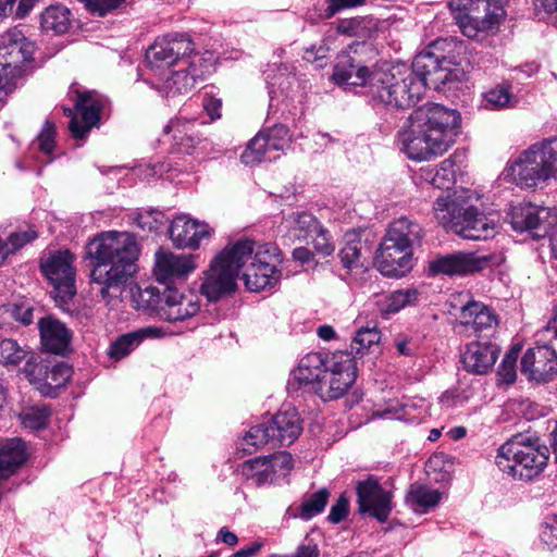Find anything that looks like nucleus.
I'll return each instance as SVG.
<instances>
[{
  "label": "nucleus",
  "mask_w": 557,
  "mask_h": 557,
  "mask_svg": "<svg viewBox=\"0 0 557 557\" xmlns=\"http://www.w3.org/2000/svg\"><path fill=\"white\" fill-rule=\"evenodd\" d=\"M329 497L330 492L324 487L311 494L309 497L304 499L298 508V513H296L295 517L306 521L312 519L324 510L329 502Z\"/></svg>",
  "instance_id": "44"
},
{
  "label": "nucleus",
  "mask_w": 557,
  "mask_h": 557,
  "mask_svg": "<svg viewBox=\"0 0 557 557\" xmlns=\"http://www.w3.org/2000/svg\"><path fill=\"white\" fill-rule=\"evenodd\" d=\"M442 499V493L425 485H411L406 500L407 504L418 512H426L438 505Z\"/></svg>",
  "instance_id": "36"
},
{
  "label": "nucleus",
  "mask_w": 557,
  "mask_h": 557,
  "mask_svg": "<svg viewBox=\"0 0 557 557\" xmlns=\"http://www.w3.org/2000/svg\"><path fill=\"white\" fill-rule=\"evenodd\" d=\"M251 258V246H225L200 276L199 293L210 302L235 292L243 265Z\"/></svg>",
  "instance_id": "8"
},
{
  "label": "nucleus",
  "mask_w": 557,
  "mask_h": 557,
  "mask_svg": "<svg viewBox=\"0 0 557 557\" xmlns=\"http://www.w3.org/2000/svg\"><path fill=\"white\" fill-rule=\"evenodd\" d=\"M42 347L54 355H65L71 350L73 333L64 323L52 318H41L38 322Z\"/></svg>",
  "instance_id": "29"
},
{
  "label": "nucleus",
  "mask_w": 557,
  "mask_h": 557,
  "mask_svg": "<svg viewBox=\"0 0 557 557\" xmlns=\"http://www.w3.org/2000/svg\"><path fill=\"white\" fill-rule=\"evenodd\" d=\"M412 246H379L374 264L377 270L388 277H403L414 264Z\"/></svg>",
  "instance_id": "22"
},
{
  "label": "nucleus",
  "mask_w": 557,
  "mask_h": 557,
  "mask_svg": "<svg viewBox=\"0 0 557 557\" xmlns=\"http://www.w3.org/2000/svg\"><path fill=\"white\" fill-rule=\"evenodd\" d=\"M26 460L25 443L21 438L7 440L0 444V467L10 476Z\"/></svg>",
  "instance_id": "34"
},
{
  "label": "nucleus",
  "mask_w": 557,
  "mask_h": 557,
  "mask_svg": "<svg viewBox=\"0 0 557 557\" xmlns=\"http://www.w3.org/2000/svg\"><path fill=\"white\" fill-rule=\"evenodd\" d=\"M139 299L141 301V307L157 309L158 311L160 306L163 304V295L161 296L159 289L152 286L140 290Z\"/></svg>",
  "instance_id": "61"
},
{
  "label": "nucleus",
  "mask_w": 557,
  "mask_h": 557,
  "mask_svg": "<svg viewBox=\"0 0 557 557\" xmlns=\"http://www.w3.org/2000/svg\"><path fill=\"white\" fill-rule=\"evenodd\" d=\"M205 75L202 58L196 55L182 63L180 67L171 73L160 85L152 87L164 98L173 99L191 91L198 81Z\"/></svg>",
  "instance_id": "18"
},
{
  "label": "nucleus",
  "mask_w": 557,
  "mask_h": 557,
  "mask_svg": "<svg viewBox=\"0 0 557 557\" xmlns=\"http://www.w3.org/2000/svg\"><path fill=\"white\" fill-rule=\"evenodd\" d=\"M508 215L512 228L517 232H528L531 240H540L549 236L550 231L557 225L555 208L519 203L511 207Z\"/></svg>",
  "instance_id": "14"
},
{
  "label": "nucleus",
  "mask_w": 557,
  "mask_h": 557,
  "mask_svg": "<svg viewBox=\"0 0 557 557\" xmlns=\"http://www.w3.org/2000/svg\"><path fill=\"white\" fill-rule=\"evenodd\" d=\"M194 44L185 34H171L158 38L146 52V61L152 71L188 61Z\"/></svg>",
  "instance_id": "17"
},
{
  "label": "nucleus",
  "mask_w": 557,
  "mask_h": 557,
  "mask_svg": "<svg viewBox=\"0 0 557 557\" xmlns=\"http://www.w3.org/2000/svg\"><path fill=\"white\" fill-rule=\"evenodd\" d=\"M543 542L550 548H557V515L553 517L541 532Z\"/></svg>",
  "instance_id": "64"
},
{
  "label": "nucleus",
  "mask_w": 557,
  "mask_h": 557,
  "mask_svg": "<svg viewBox=\"0 0 557 557\" xmlns=\"http://www.w3.org/2000/svg\"><path fill=\"white\" fill-rule=\"evenodd\" d=\"M267 79L271 98H274L277 91L288 96L294 91V88L298 86V79L296 75L290 72L286 65H281L276 73L272 76L268 75Z\"/></svg>",
  "instance_id": "40"
},
{
  "label": "nucleus",
  "mask_w": 557,
  "mask_h": 557,
  "mask_svg": "<svg viewBox=\"0 0 557 557\" xmlns=\"http://www.w3.org/2000/svg\"><path fill=\"white\" fill-rule=\"evenodd\" d=\"M157 240V237L144 236L140 233L107 231L98 233L89 244H137V240Z\"/></svg>",
  "instance_id": "45"
},
{
  "label": "nucleus",
  "mask_w": 557,
  "mask_h": 557,
  "mask_svg": "<svg viewBox=\"0 0 557 557\" xmlns=\"http://www.w3.org/2000/svg\"><path fill=\"white\" fill-rule=\"evenodd\" d=\"M270 468H272L275 475H286L293 468V457L288 451H277L275 454L265 456Z\"/></svg>",
  "instance_id": "57"
},
{
  "label": "nucleus",
  "mask_w": 557,
  "mask_h": 557,
  "mask_svg": "<svg viewBox=\"0 0 557 557\" xmlns=\"http://www.w3.org/2000/svg\"><path fill=\"white\" fill-rule=\"evenodd\" d=\"M85 8L97 16H104L119 9L125 0H79Z\"/></svg>",
  "instance_id": "55"
},
{
  "label": "nucleus",
  "mask_w": 557,
  "mask_h": 557,
  "mask_svg": "<svg viewBox=\"0 0 557 557\" xmlns=\"http://www.w3.org/2000/svg\"><path fill=\"white\" fill-rule=\"evenodd\" d=\"M199 309L197 296L183 295L177 289L169 287L163 293V304L159 308V315L169 322H177L196 315Z\"/></svg>",
  "instance_id": "25"
},
{
  "label": "nucleus",
  "mask_w": 557,
  "mask_h": 557,
  "mask_svg": "<svg viewBox=\"0 0 557 557\" xmlns=\"http://www.w3.org/2000/svg\"><path fill=\"white\" fill-rule=\"evenodd\" d=\"M329 364V357L321 352H310L300 359L298 368L294 371L295 379L315 393L318 383L323 380L324 371Z\"/></svg>",
  "instance_id": "32"
},
{
  "label": "nucleus",
  "mask_w": 557,
  "mask_h": 557,
  "mask_svg": "<svg viewBox=\"0 0 557 557\" xmlns=\"http://www.w3.org/2000/svg\"><path fill=\"white\" fill-rule=\"evenodd\" d=\"M107 99L95 91H86L78 95L76 109L81 111L82 120L72 116L69 128L76 139H83L91 127L96 126Z\"/></svg>",
  "instance_id": "23"
},
{
  "label": "nucleus",
  "mask_w": 557,
  "mask_h": 557,
  "mask_svg": "<svg viewBox=\"0 0 557 557\" xmlns=\"http://www.w3.org/2000/svg\"><path fill=\"white\" fill-rule=\"evenodd\" d=\"M520 348H512L508 351L499 366L498 374L504 382L510 384L516 380V362Z\"/></svg>",
  "instance_id": "56"
},
{
  "label": "nucleus",
  "mask_w": 557,
  "mask_h": 557,
  "mask_svg": "<svg viewBox=\"0 0 557 557\" xmlns=\"http://www.w3.org/2000/svg\"><path fill=\"white\" fill-rule=\"evenodd\" d=\"M498 354V346L488 341L471 342L462 354V363L469 372L485 374L494 367Z\"/></svg>",
  "instance_id": "30"
},
{
  "label": "nucleus",
  "mask_w": 557,
  "mask_h": 557,
  "mask_svg": "<svg viewBox=\"0 0 557 557\" xmlns=\"http://www.w3.org/2000/svg\"><path fill=\"white\" fill-rule=\"evenodd\" d=\"M267 140L262 134H257L247 145V148L242 153V162L246 165L253 166L263 161H273L278 158V154H271L267 147Z\"/></svg>",
  "instance_id": "39"
},
{
  "label": "nucleus",
  "mask_w": 557,
  "mask_h": 557,
  "mask_svg": "<svg viewBox=\"0 0 557 557\" xmlns=\"http://www.w3.org/2000/svg\"><path fill=\"white\" fill-rule=\"evenodd\" d=\"M363 2L364 0H327V7L324 11V15L330 18L342 10L356 8L363 4Z\"/></svg>",
  "instance_id": "63"
},
{
  "label": "nucleus",
  "mask_w": 557,
  "mask_h": 557,
  "mask_svg": "<svg viewBox=\"0 0 557 557\" xmlns=\"http://www.w3.org/2000/svg\"><path fill=\"white\" fill-rule=\"evenodd\" d=\"M288 228L286 237L290 242L315 243L331 240L329 231L310 213L294 212L285 219Z\"/></svg>",
  "instance_id": "24"
},
{
  "label": "nucleus",
  "mask_w": 557,
  "mask_h": 557,
  "mask_svg": "<svg viewBox=\"0 0 557 557\" xmlns=\"http://www.w3.org/2000/svg\"><path fill=\"white\" fill-rule=\"evenodd\" d=\"M356 377V357L348 351H336L329 357L326 371L323 380L318 383L315 394L325 401L337 399L351 387Z\"/></svg>",
  "instance_id": "13"
},
{
  "label": "nucleus",
  "mask_w": 557,
  "mask_h": 557,
  "mask_svg": "<svg viewBox=\"0 0 557 557\" xmlns=\"http://www.w3.org/2000/svg\"><path fill=\"white\" fill-rule=\"evenodd\" d=\"M163 132L170 137L171 151L178 154H193L205 141L196 129V119L175 116L164 126Z\"/></svg>",
  "instance_id": "20"
},
{
  "label": "nucleus",
  "mask_w": 557,
  "mask_h": 557,
  "mask_svg": "<svg viewBox=\"0 0 557 557\" xmlns=\"http://www.w3.org/2000/svg\"><path fill=\"white\" fill-rule=\"evenodd\" d=\"M381 342V332L376 327V325L366 326L359 329L352 341H351V350L355 351L356 355H364L370 352L371 349L377 346Z\"/></svg>",
  "instance_id": "43"
},
{
  "label": "nucleus",
  "mask_w": 557,
  "mask_h": 557,
  "mask_svg": "<svg viewBox=\"0 0 557 557\" xmlns=\"http://www.w3.org/2000/svg\"><path fill=\"white\" fill-rule=\"evenodd\" d=\"M423 234L420 224L401 216L389 224L384 238L393 244H416L422 240Z\"/></svg>",
  "instance_id": "33"
},
{
  "label": "nucleus",
  "mask_w": 557,
  "mask_h": 557,
  "mask_svg": "<svg viewBox=\"0 0 557 557\" xmlns=\"http://www.w3.org/2000/svg\"><path fill=\"white\" fill-rule=\"evenodd\" d=\"M375 21L368 16H356L350 18H342L337 22L336 30L338 34L346 36H356L359 38H368L375 29Z\"/></svg>",
  "instance_id": "38"
},
{
  "label": "nucleus",
  "mask_w": 557,
  "mask_h": 557,
  "mask_svg": "<svg viewBox=\"0 0 557 557\" xmlns=\"http://www.w3.org/2000/svg\"><path fill=\"white\" fill-rule=\"evenodd\" d=\"M460 323L479 337L492 335L498 324L494 311L480 301H469L460 311Z\"/></svg>",
  "instance_id": "27"
},
{
  "label": "nucleus",
  "mask_w": 557,
  "mask_h": 557,
  "mask_svg": "<svg viewBox=\"0 0 557 557\" xmlns=\"http://www.w3.org/2000/svg\"><path fill=\"white\" fill-rule=\"evenodd\" d=\"M372 48L366 42H356L338 53L334 65L333 81L338 84H351L354 86H368L372 72L367 65V54L372 53Z\"/></svg>",
  "instance_id": "15"
},
{
  "label": "nucleus",
  "mask_w": 557,
  "mask_h": 557,
  "mask_svg": "<svg viewBox=\"0 0 557 557\" xmlns=\"http://www.w3.org/2000/svg\"><path fill=\"white\" fill-rule=\"evenodd\" d=\"M504 257L500 253L479 255L478 252L457 251L437 255L428 262L429 276H470L486 269L500 265Z\"/></svg>",
  "instance_id": "11"
},
{
  "label": "nucleus",
  "mask_w": 557,
  "mask_h": 557,
  "mask_svg": "<svg viewBox=\"0 0 557 557\" xmlns=\"http://www.w3.org/2000/svg\"><path fill=\"white\" fill-rule=\"evenodd\" d=\"M474 194L469 190L440 196L434 205L435 218L443 227L463 239L488 240L496 233L493 220L478 211L471 203Z\"/></svg>",
  "instance_id": "3"
},
{
  "label": "nucleus",
  "mask_w": 557,
  "mask_h": 557,
  "mask_svg": "<svg viewBox=\"0 0 557 557\" xmlns=\"http://www.w3.org/2000/svg\"><path fill=\"white\" fill-rule=\"evenodd\" d=\"M466 51L463 41L454 37L438 38L414 57V66L420 74H429L433 88L449 90L461 82V54Z\"/></svg>",
  "instance_id": "5"
},
{
  "label": "nucleus",
  "mask_w": 557,
  "mask_h": 557,
  "mask_svg": "<svg viewBox=\"0 0 557 557\" xmlns=\"http://www.w3.org/2000/svg\"><path fill=\"white\" fill-rule=\"evenodd\" d=\"M455 162L451 158L443 160L435 169L430 183L440 189H449L455 183Z\"/></svg>",
  "instance_id": "50"
},
{
  "label": "nucleus",
  "mask_w": 557,
  "mask_h": 557,
  "mask_svg": "<svg viewBox=\"0 0 557 557\" xmlns=\"http://www.w3.org/2000/svg\"><path fill=\"white\" fill-rule=\"evenodd\" d=\"M74 256L69 250L45 253L40 259V271L52 286L50 292L55 305L63 311H71L76 295V269Z\"/></svg>",
  "instance_id": "9"
},
{
  "label": "nucleus",
  "mask_w": 557,
  "mask_h": 557,
  "mask_svg": "<svg viewBox=\"0 0 557 557\" xmlns=\"http://www.w3.org/2000/svg\"><path fill=\"white\" fill-rule=\"evenodd\" d=\"M50 411L45 406H36L21 414L22 424L30 430H40L47 426Z\"/></svg>",
  "instance_id": "52"
},
{
  "label": "nucleus",
  "mask_w": 557,
  "mask_h": 557,
  "mask_svg": "<svg viewBox=\"0 0 557 557\" xmlns=\"http://www.w3.org/2000/svg\"><path fill=\"white\" fill-rule=\"evenodd\" d=\"M418 298V290L409 288L405 290H396L387 296L380 305V312L383 317L398 312L407 305L413 304Z\"/></svg>",
  "instance_id": "42"
},
{
  "label": "nucleus",
  "mask_w": 557,
  "mask_h": 557,
  "mask_svg": "<svg viewBox=\"0 0 557 557\" xmlns=\"http://www.w3.org/2000/svg\"><path fill=\"white\" fill-rule=\"evenodd\" d=\"M454 17L461 33L469 38H476L480 33L492 30L505 17V10L495 7L493 13L472 14L454 13Z\"/></svg>",
  "instance_id": "31"
},
{
  "label": "nucleus",
  "mask_w": 557,
  "mask_h": 557,
  "mask_svg": "<svg viewBox=\"0 0 557 557\" xmlns=\"http://www.w3.org/2000/svg\"><path fill=\"white\" fill-rule=\"evenodd\" d=\"M200 255L176 252L160 247L154 253L153 276L166 288L185 282L200 265Z\"/></svg>",
  "instance_id": "16"
},
{
  "label": "nucleus",
  "mask_w": 557,
  "mask_h": 557,
  "mask_svg": "<svg viewBox=\"0 0 557 557\" xmlns=\"http://www.w3.org/2000/svg\"><path fill=\"white\" fill-rule=\"evenodd\" d=\"M428 86L433 87L429 74L418 73L413 60L411 69L400 64L372 71L369 94L382 103L407 109L420 100Z\"/></svg>",
  "instance_id": "4"
},
{
  "label": "nucleus",
  "mask_w": 557,
  "mask_h": 557,
  "mask_svg": "<svg viewBox=\"0 0 557 557\" xmlns=\"http://www.w3.org/2000/svg\"><path fill=\"white\" fill-rule=\"evenodd\" d=\"M213 228L206 222L190 218L187 214L175 216L168 234L174 244H199L202 240H210Z\"/></svg>",
  "instance_id": "26"
},
{
  "label": "nucleus",
  "mask_w": 557,
  "mask_h": 557,
  "mask_svg": "<svg viewBox=\"0 0 557 557\" xmlns=\"http://www.w3.org/2000/svg\"><path fill=\"white\" fill-rule=\"evenodd\" d=\"M265 456L250 459L246 462V467L252 472L251 476L258 485L271 482L274 478L272 468Z\"/></svg>",
  "instance_id": "53"
},
{
  "label": "nucleus",
  "mask_w": 557,
  "mask_h": 557,
  "mask_svg": "<svg viewBox=\"0 0 557 557\" xmlns=\"http://www.w3.org/2000/svg\"><path fill=\"white\" fill-rule=\"evenodd\" d=\"M72 376V368L65 362L46 366L41 386L57 388L64 386Z\"/></svg>",
  "instance_id": "47"
},
{
  "label": "nucleus",
  "mask_w": 557,
  "mask_h": 557,
  "mask_svg": "<svg viewBox=\"0 0 557 557\" xmlns=\"http://www.w3.org/2000/svg\"><path fill=\"white\" fill-rule=\"evenodd\" d=\"M54 125L47 121L37 137L38 147L46 154L51 153L54 149Z\"/></svg>",
  "instance_id": "60"
},
{
  "label": "nucleus",
  "mask_w": 557,
  "mask_h": 557,
  "mask_svg": "<svg viewBox=\"0 0 557 557\" xmlns=\"http://www.w3.org/2000/svg\"><path fill=\"white\" fill-rule=\"evenodd\" d=\"M35 49V44L20 29L0 35V90L10 92L15 88L23 66L32 60Z\"/></svg>",
  "instance_id": "10"
},
{
  "label": "nucleus",
  "mask_w": 557,
  "mask_h": 557,
  "mask_svg": "<svg viewBox=\"0 0 557 557\" xmlns=\"http://www.w3.org/2000/svg\"><path fill=\"white\" fill-rule=\"evenodd\" d=\"M139 333L131 332L124 334L110 345L108 355L114 360H121L128 356L136 347L139 346Z\"/></svg>",
  "instance_id": "48"
},
{
  "label": "nucleus",
  "mask_w": 557,
  "mask_h": 557,
  "mask_svg": "<svg viewBox=\"0 0 557 557\" xmlns=\"http://www.w3.org/2000/svg\"><path fill=\"white\" fill-rule=\"evenodd\" d=\"M268 423L271 429L272 443L282 446L293 444L302 431L301 419L297 410L292 407L281 409Z\"/></svg>",
  "instance_id": "28"
},
{
  "label": "nucleus",
  "mask_w": 557,
  "mask_h": 557,
  "mask_svg": "<svg viewBox=\"0 0 557 557\" xmlns=\"http://www.w3.org/2000/svg\"><path fill=\"white\" fill-rule=\"evenodd\" d=\"M88 251L90 278L101 298L110 304L138 271L139 246H94Z\"/></svg>",
  "instance_id": "2"
},
{
  "label": "nucleus",
  "mask_w": 557,
  "mask_h": 557,
  "mask_svg": "<svg viewBox=\"0 0 557 557\" xmlns=\"http://www.w3.org/2000/svg\"><path fill=\"white\" fill-rule=\"evenodd\" d=\"M518 102V97L511 91V85L499 84L483 94L482 106L487 110L499 111L513 109Z\"/></svg>",
  "instance_id": "35"
},
{
  "label": "nucleus",
  "mask_w": 557,
  "mask_h": 557,
  "mask_svg": "<svg viewBox=\"0 0 557 557\" xmlns=\"http://www.w3.org/2000/svg\"><path fill=\"white\" fill-rule=\"evenodd\" d=\"M267 249L253 251L251 258L243 265V281L250 292H261L275 287L282 277V270L277 268L282 263V252L278 246H265Z\"/></svg>",
  "instance_id": "12"
},
{
  "label": "nucleus",
  "mask_w": 557,
  "mask_h": 557,
  "mask_svg": "<svg viewBox=\"0 0 557 557\" xmlns=\"http://www.w3.org/2000/svg\"><path fill=\"white\" fill-rule=\"evenodd\" d=\"M359 512L369 513L380 522H386L392 511V494L370 478L357 484Z\"/></svg>",
  "instance_id": "19"
},
{
  "label": "nucleus",
  "mask_w": 557,
  "mask_h": 557,
  "mask_svg": "<svg viewBox=\"0 0 557 557\" xmlns=\"http://www.w3.org/2000/svg\"><path fill=\"white\" fill-rule=\"evenodd\" d=\"M261 134L268 141L267 147L271 154H278V151H284L289 147L290 136L288 128L284 125H275L269 132Z\"/></svg>",
  "instance_id": "49"
},
{
  "label": "nucleus",
  "mask_w": 557,
  "mask_h": 557,
  "mask_svg": "<svg viewBox=\"0 0 557 557\" xmlns=\"http://www.w3.org/2000/svg\"><path fill=\"white\" fill-rule=\"evenodd\" d=\"M506 0H450L448 5L453 13L484 14L493 13L495 7L504 9Z\"/></svg>",
  "instance_id": "41"
},
{
  "label": "nucleus",
  "mask_w": 557,
  "mask_h": 557,
  "mask_svg": "<svg viewBox=\"0 0 557 557\" xmlns=\"http://www.w3.org/2000/svg\"><path fill=\"white\" fill-rule=\"evenodd\" d=\"M458 111L438 103H425L410 114L409 125L399 132L401 150L411 160H430L446 152L460 132Z\"/></svg>",
  "instance_id": "1"
},
{
  "label": "nucleus",
  "mask_w": 557,
  "mask_h": 557,
  "mask_svg": "<svg viewBox=\"0 0 557 557\" xmlns=\"http://www.w3.org/2000/svg\"><path fill=\"white\" fill-rule=\"evenodd\" d=\"M133 220L143 233L148 232L156 235L161 232L166 222L164 213L159 210L137 212Z\"/></svg>",
  "instance_id": "46"
},
{
  "label": "nucleus",
  "mask_w": 557,
  "mask_h": 557,
  "mask_svg": "<svg viewBox=\"0 0 557 557\" xmlns=\"http://www.w3.org/2000/svg\"><path fill=\"white\" fill-rule=\"evenodd\" d=\"M269 423H262L250 428L244 436V442L255 448H259L272 442Z\"/></svg>",
  "instance_id": "54"
},
{
  "label": "nucleus",
  "mask_w": 557,
  "mask_h": 557,
  "mask_svg": "<svg viewBox=\"0 0 557 557\" xmlns=\"http://www.w3.org/2000/svg\"><path fill=\"white\" fill-rule=\"evenodd\" d=\"M548 454V448L535 434H516L498 448L495 462L502 472L530 481L544 471Z\"/></svg>",
  "instance_id": "6"
},
{
  "label": "nucleus",
  "mask_w": 557,
  "mask_h": 557,
  "mask_svg": "<svg viewBox=\"0 0 557 557\" xmlns=\"http://www.w3.org/2000/svg\"><path fill=\"white\" fill-rule=\"evenodd\" d=\"M46 366L47 363L41 361L38 362L37 359L32 356L26 360L23 368V373L26 375L29 382L41 384Z\"/></svg>",
  "instance_id": "59"
},
{
  "label": "nucleus",
  "mask_w": 557,
  "mask_h": 557,
  "mask_svg": "<svg viewBox=\"0 0 557 557\" xmlns=\"http://www.w3.org/2000/svg\"><path fill=\"white\" fill-rule=\"evenodd\" d=\"M521 372L536 382L554 380L557 375L556 351L546 345L528 349L521 359Z\"/></svg>",
  "instance_id": "21"
},
{
  "label": "nucleus",
  "mask_w": 557,
  "mask_h": 557,
  "mask_svg": "<svg viewBox=\"0 0 557 557\" xmlns=\"http://www.w3.org/2000/svg\"><path fill=\"white\" fill-rule=\"evenodd\" d=\"M557 174V138L534 144L508 163L504 181L522 188H535Z\"/></svg>",
  "instance_id": "7"
},
{
  "label": "nucleus",
  "mask_w": 557,
  "mask_h": 557,
  "mask_svg": "<svg viewBox=\"0 0 557 557\" xmlns=\"http://www.w3.org/2000/svg\"><path fill=\"white\" fill-rule=\"evenodd\" d=\"M26 350L11 338L0 341V364L16 366L26 358Z\"/></svg>",
  "instance_id": "51"
},
{
  "label": "nucleus",
  "mask_w": 557,
  "mask_h": 557,
  "mask_svg": "<svg viewBox=\"0 0 557 557\" xmlns=\"http://www.w3.org/2000/svg\"><path fill=\"white\" fill-rule=\"evenodd\" d=\"M349 508V499L345 494H342L336 503L331 507L330 513H329V521L332 523H339L343 521L347 513Z\"/></svg>",
  "instance_id": "62"
},
{
  "label": "nucleus",
  "mask_w": 557,
  "mask_h": 557,
  "mask_svg": "<svg viewBox=\"0 0 557 557\" xmlns=\"http://www.w3.org/2000/svg\"><path fill=\"white\" fill-rule=\"evenodd\" d=\"M72 24V13L64 5H51L41 14V27L57 35L66 33Z\"/></svg>",
  "instance_id": "37"
},
{
  "label": "nucleus",
  "mask_w": 557,
  "mask_h": 557,
  "mask_svg": "<svg viewBox=\"0 0 557 557\" xmlns=\"http://www.w3.org/2000/svg\"><path fill=\"white\" fill-rule=\"evenodd\" d=\"M339 258L343 265L350 271L355 269H366L364 261L361 260L360 251L357 246H343L339 251Z\"/></svg>",
  "instance_id": "58"
}]
</instances>
